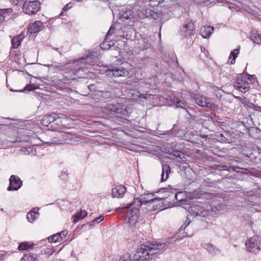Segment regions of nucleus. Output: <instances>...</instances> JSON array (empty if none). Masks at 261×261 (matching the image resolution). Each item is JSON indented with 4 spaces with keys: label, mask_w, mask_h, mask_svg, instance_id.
Wrapping results in <instances>:
<instances>
[{
    "label": "nucleus",
    "mask_w": 261,
    "mask_h": 261,
    "mask_svg": "<svg viewBox=\"0 0 261 261\" xmlns=\"http://www.w3.org/2000/svg\"><path fill=\"white\" fill-rule=\"evenodd\" d=\"M165 244H152L147 242L141 244L133 256V261H152L153 255L158 253L157 250L164 251Z\"/></svg>",
    "instance_id": "1"
},
{
    "label": "nucleus",
    "mask_w": 261,
    "mask_h": 261,
    "mask_svg": "<svg viewBox=\"0 0 261 261\" xmlns=\"http://www.w3.org/2000/svg\"><path fill=\"white\" fill-rule=\"evenodd\" d=\"M130 203L128 204L125 207L117 208L116 211H118L122 209L129 208L130 206H133V207L127 212L125 217V221L130 225H135V224L138 222L139 218L140 213V210L139 209V206H137L136 205H130Z\"/></svg>",
    "instance_id": "2"
},
{
    "label": "nucleus",
    "mask_w": 261,
    "mask_h": 261,
    "mask_svg": "<svg viewBox=\"0 0 261 261\" xmlns=\"http://www.w3.org/2000/svg\"><path fill=\"white\" fill-rule=\"evenodd\" d=\"M163 198L154 197V195L148 193L140 195L138 198H134L133 202L130 205H136L137 206L141 207L143 205L151 204L155 201H161Z\"/></svg>",
    "instance_id": "3"
},
{
    "label": "nucleus",
    "mask_w": 261,
    "mask_h": 261,
    "mask_svg": "<svg viewBox=\"0 0 261 261\" xmlns=\"http://www.w3.org/2000/svg\"><path fill=\"white\" fill-rule=\"evenodd\" d=\"M105 72L107 75L110 77H125L129 74L128 71L121 66L110 65L105 67Z\"/></svg>",
    "instance_id": "4"
},
{
    "label": "nucleus",
    "mask_w": 261,
    "mask_h": 261,
    "mask_svg": "<svg viewBox=\"0 0 261 261\" xmlns=\"http://www.w3.org/2000/svg\"><path fill=\"white\" fill-rule=\"evenodd\" d=\"M247 76L248 78L250 75H244L243 73L240 74L233 83V86L235 88L242 93H245L250 89L249 83L246 81Z\"/></svg>",
    "instance_id": "5"
},
{
    "label": "nucleus",
    "mask_w": 261,
    "mask_h": 261,
    "mask_svg": "<svg viewBox=\"0 0 261 261\" xmlns=\"http://www.w3.org/2000/svg\"><path fill=\"white\" fill-rule=\"evenodd\" d=\"M107 108L112 112H114L118 118H123L128 116V113L126 108L123 107L119 103L108 104Z\"/></svg>",
    "instance_id": "6"
},
{
    "label": "nucleus",
    "mask_w": 261,
    "mask_h": 261,
    "mask_svg": "<svg viewBox=\"0 0 261 261\" xmlns=\"http://www.w3.org/2000/svg\"><path fill=\"white\" fill-rule=\"evenodd\" d=\"M261 238L254 236L248 239L246 242V247L248 252L256 253L260 250Z\"/></svg>",
    "instance_id": "7"
},
{
    "label": "nucleus",
    "mask_w": 261,
    "mask_h": 261,
    "mask_svg": "<svg viewBox=\"0 0 261 261\" xmlns=\"http://www.w3.org/2000/svg\"><path fill=\"white\" fill-rule=\"evenodd\" d=\"M40 8V3L39 1L24 2L22 6L23 11L29 15H33L36 14Z\"/></svg>",
    "instance_id": "8"
},
{
    "label": "nucleus",
    "mask_w": 261,
    "mask_h": 261,
    "mask_svg": "<svg viewBox=\"0 0 261 261\" xmlns=\"http://www.w3.org/2000/svg\"><path fill=\"white\" fill-rule=\"evenodd\" d=\"M9 181L10 185L7 188L8 191H17L22 185V181L20 178L14 175H12L10 176Z\"/></svg>",
    "instance_id": "9"
},
{
    "label": "nucleus",
    "mask_w": 261,
    "mask_h": 261,
    "mask_svg": "<svg viewBox=\"0 0 261 261\" xmlns=\"http://www.w3.org/2000/svg\"><path fill=\"white\" fill-rule=\"evenodd\" d=\"M194 98L196 103L201 107L212 108L214 105L210 99L200 94H195Z\"/></svg>",
    "instance_id": "10"
},
{
    "label": "nucleus",
    "mask_w": 261,
    "mask_h": 261,
    "mask_svg": "<svg viewBox=\"0 0 261 261\" xmlns=\"http://www.w3.org/2000/svg\"><path fill=\"white\" fill-rule=\"evenodd\" d=\"M180 35L188 37L194 35V24L192 22H186L180 30Z\"/></svg>",
    "instance_id": "11"
},
{
    "label": "nucleus",
    "mask_w": 261,
    "mask_h": 261,
    "mask_svg": "<svg viewBox=\"0 0 261 261\" xmlns=\"http://www.w3.org/2000/svg\"><path fill=\"white\" fill-rule=\"evenodd\" d=\"M43 28V23L40 21H36L29 25L28 32L30 34H35L42 30Z\"/></svg>",
    "instance_id": "12"
},
{
    "label": "nucleus",
    "mask_w": 261,
    "mask_h": 261,
    "mask_svg": "<svg viewBox=\"0 0 261 261\" xmlns=\"http://www.w3.org/2000/svg\"><path fill=\"white\" fill-rule=\"evenodd\" d=\"M125 192V187L122 185H119L112 189V195L113 197L120 198L123 196Z\"/></svg>",
    "instance_id": "13"
},
{
    "label": "nucleus",
    "mask_w": 261,
    "mask_h": 261,
    "mask_svg": "<svg viewBox=\"0 0 261 261\" xmlns=\"http://www.w3.org/2000/svg\"><path fill=\"white\" fill-rule=\"evenodd\" d=\"M203 247L213 256L219 255L221 253V251L217 246L211 243L205 244Z\"/></svg>",
    "instance_id": "14"
},
{
    "label": "nucleus",
    "mask_w": 261,
    "mask_h": 261,
    "mask_svg": "<svg viewBox=\"0 0 261 261\" xmlns=\"http://www.w3.org/2000/svg\"><path fill=\"white\" fill-rule=\"evenodd\" d=\"M75 62H76V61H75V60L70 61L66 63H59L57 65H54L51 64V65H46V66L47 67H51L54 69L58 68L61 70H65L69 68H70L71 67V66L70 65L71 64H73Z\"/></svg>",
    "instance_id": "15"
},
{
    "label": "nucleus",
    "mask_w": 261,
    "mask_h": 261,
    "mask_svg": "<svg viewBox=\"0 0 261 261\" xmlns=\"http://www.w3.org/2000/svg\"><path fill=\"white\" fill-rule=\"evenodd\" d=\"M56 121V115H53V114L45 115L41 120V124L47 126L51 122Z\"/></svg>",
    "instance_id": "16"
},
{
    "label": "nucleus",
    "mask_w": 261,
    "mask_h": 261,
    "mask_svg": "<svg viewBox=\"0 0 261 261\" xmlns=\"http://www.w3.org/2000/svg\"><path fill=\"white\" fill-rule=\"evenodd\" d=\"M214 28L210 26H203L200 29V33L203 38L209 37L211 34L213 32Z\"/></svg>",
    "instance_id": "17"
},
{
    "label": "nucleus",
    "mask_w": 261,
    "mask_h": 261,
    "mask_svg": "<svg viewBox=\"0 0 261 261\" xmlns=\"http://www.w3.org/2000/svg\"><path fill=\"white\" fill-rule=\"evenodd\" d=\"M12 12L13 9L11 8L0 9V25L5 22L7 16L10 15Z\"/></svg>",
    "instance_id": "18"
},
{
    "label": "nucleus",
    "mask_w": 261,
    "mask_h": 261,
    "mask_svg": "<svg viewBox=\"0 0 261 261\" xmlns=\"http://www.w3.org/2000/svg\"><path fill=\"white\" fill-rule=\"evenodd\" d=\"M171 172V169L169 165L164 164L162 165V172L161 174V181L166 180L168 178V175Z\"/></svg>",
    "instance_id": "19"
},
{
    "label": "nucleus",
    "mask_w": 261,
    "mask_h": 261,
    "mask_svg": "<svg viewBox=\"0 0 261 261\" xmlns=\"http://www.w3.org/2000/svg\"><path fill=\"white\" fill-rule=\"evenodd\" d=\"M24 38V35L20 34L18 36L14 37L11 41L12 46L13 48H17L20 45L21 41Z\"/></svg>",
    "instance_id": "20"
},
{
    "label": "nucleus",
    "mask_w": 261,
    "mask_h": 261,
    "mask_svg": "<svg viewBox=\"0 0 261 261\" xmlns=\"http://www.w3.org/2000/svg\"><path fill=\"white\" fill-rule=\"evenodd\" d=\"M39 258V256L38 254L30 253L24 255L21 258V261H38Z\"/></svg>",
    "instance_id": "21"
},
{
    "label": "nucleus",
    "mask_w": 261,
    "mask_h": 261,
    "mask_svg": "<svg viewBox=\"0 0 261 261\" xmlns=\"http://www.w3.org/2000/svg\"><path fill=\"white\" fill-rule=\"evenodd\" d=\"M250 38L254 43H261V33H258L257 31L252 30L251 33Z\"/></svg>",
    "instance_id": "22"
},
{
    "label": "nucleus",
    "mask_w": 261,
    "mask_h": 261,
    "mask_svg": "<svg viewBox=\"0 0 261 261\" xmlns=\"http://www.w3.org/2000/svg\"><path fill=\"white\" fill-rule=\"evenodd\" d=\"M34 244L30 242H25L21 243L18 247V249L20 251L29 250L34 248Z\"/></svg>",
    "instance_id": "23"
},
{
    "label": "nucleus",
    "mask_w": 261,
    "mask_h": 261,
    "mask_svg": "<svg viewBox=\"0 0 261 261\" xmlns=\"http://www.w3.org/2000/svg\"><path fill=\"white\" fill-rule=\"evenodd\" d=\"M172 102L175 106L176 108H180L186 109L188 107L187 104L185 102L180 100L177 97L173 98Z\"/></svg>",
    "instance_id": "24"
},
{
    "label": "nucleus",
    "mask_w": 261,
    "mask_h": 261,
    "mask_svg": "<svg viewBox=\"0 0 261 261\" xmlns=\"http://www.w3.org/2000/svg\"><path fill=\"white\" fill-rule=\"evenodd\" d=\"M248 133L250 136L257 139L260 136V130L256 127H251L249 129Z\"/></svg>",
    "instance_id": "25"
},
{
    "label": "nucleus",
    "mask_w": 261,
    "mask_h": 261,
    "mask_svg": "<svg viewBox=\"0 0 261 261\" xmlns=\"http://www.w3.org/2000/svg\"><path fill=\"white\" fill-rule=\"evenodd\" d=\"M239 53V49L237 48L233 50L230 54L228 59V62H229L231 64H233L235 63L236 59L238 57Z\"/></svg>",
    "instance_id": "26"
},
{
    "label": "nucleus",
    "mask_w": 261,
    "mask_h": 261,
    "mask_svg": "<svg viewBox=\"0 0 261 261\" xmlns=\"http://www.w3.org/2000/svg\"><path fill=\"white\" fill-rule=\"evenodd\" d=\"M134 17L133 13L130 10L126 11L122 13L120 16V19L123 21L126 20L132 19Z\"/></svg>",
    "instance_id": "27"
},
{
    "label": "nucleus",
    "mask_w": 261,
    "mask_h": 261,
    "mask_svg": "<svg viewBox=\"0 0 261 261\" xmlns=\"http://www.w3.org/2000/svg\"><path fill=\"white\" fill-rule=\"evenodd\" d=\"M87 216V212L85 211H81L73 217V222L76 223L79 220L84 218Z\"/></svg>",
    "instance_id": "28"
},
{
    "label": "nucleus",
    "mask_w": 261,
    "mask_h": 261,
    "mask_svg": "<svg viewBox=\"0 0 261 261\" xmlns=\"http://www.w3.org/2000/svg\"><path fill=\"white\" fill-rule=\"evenodd\" d=\"M38 214L37 212L31 211L29 212L27 215V219L30 222H33V221L37 218Z\"/></svg>",
    "instance_id": "29"
},
{
    "label": "nucleus",
    "mask_w": 261,
    "mask_h": 261,
    "mask_svg": "<svg viewBox=\"0 0 261 261\" xmlns=\"http://www.w3.org/2000/svg\"><path fill=\"white\" fill-rule=\"evenodd\" d=\"M238 98L240 100L241 103L245 106H247L251 109H253L254 108V104L251 102L248 99H247L245 97L242 98L240 97H238Z\"/></svg>",
    "instance_id": "30"
},
{
    "label": "nucleus",
    "mask_w": 261,
    "mask_h": 261,
    "mask_svg": "<svg viewBox=\"0 0 261 261\" xmlns=\"http://www.w3.org/2000/svg\"><path fill=\"white\" fill-rule=\"evenodd\" d=\"M169 154L170 155H173L175 157L178 158L181 160L186 159L185 153L179 150H173Z\"/></svg>",
    "instance_id": "31"
},
{
    "label": "nucleus",
    "mask_w": 261,
    "mask_h": 261,
    "mask_svg": "<svg viewBox=\"0 0 261 261\" xmlns=\"http://www.w3.org/2000/svg\"><path fill=\"white\" fill-rule=\"evenodd\" d=\"M48 240L49 242L52 243H56L59 242L61 241V237L59 234V233H57L55 234H54L48 238Z\"/></svg>",
    "instance_id": "32"
},
{
    "label": "nucleus",
    "mask_w": 261,
    "mask_h": 261,
    "mask_svg": "<svg viewBox=\"0 0 261 261\" xmlns=\"http://www.w3.org/2000/svg\"><path fill=\"white\" fill-rule=\"evenodd\" d=\"M38 89L37 87H35V86H33L32 85L28 84V85H27L25 87V88L23 90H15V91H14L13 89H11L10 90L11 91H16V92H24L25 91H32V90H35V89Z\"/></svg>",
    "instance_id": "33"
},
{
    "label": "nucleus",
    "mask_w": 261,
    "mask_h": 261,
    "mask_svg": "<svg viewBox=\"0 0 261 261\" xmlns=\"http://www.w3.org/2000/svg\"><path fill=\"white\" fill-rule=\"evenodd\" d=\"M104 219V217L102 215L99 216L98 217L93 220L90 224V226H93L95 223L98 224L101 222Z\"/></svg>",
    "instance_id": "34"
},
{
    "label": "nucleus",
    "mask_w": 261,
    "mask_h": 261,
    "mask_svg": "<svg viewBox=\"0 0 261 261\" xmlns=\"http://www.w3.org/2000/svg\"><path fill=\"white\" fill-rule=\"evenodd\" d=\"M131 260V257H130V254L129 253H125L123 255H122L119 261H130Z\"/></svg>",
    "instance_id": "35"
},
{
    "label": "nucleus",
    "mask_w": 261,
    "mask_h": 261,
    "mask_svg": "<svg viewBox=\"0 0 261 261\" xmlns=\"http://www.w3.org/2000/svg\"><path fill=\"white\" fill-rule=\"evenodd\" d=\"M72 7V4L70 3L66 4L62 9V10L60 13V15H63V12L67 11L69 9H70Z\"/></svg>",
    "instance_id": "36"
},
{
    "label": "nucleus",
    "mask_w": 261,
    "mask_h": 261,
    "mask_svg": "<svg viewBox=\"0 0 261 261\" xmlns=\"http://www.w3.org/2000/svg\"><path fill=\"white\" fill-rule=\"evenodd\" d=\"M183 195L182 192H178L175 195V197L177 201H182L184 199L181 198V196Z\"/></svg>",
    "instance_id": "37"
},
{
    "label": "nucleus",
    "mask_w": 261,
    "mask_h": 261,
    "mask_svg": "<svg viewBox=\"0 0 261 261\" xmlns=\"http://www.w3.org/2000/svg\"><path fill=\"white\" fill-rule=\"evenodd\" d=\"M67 233H68V231L66 230H64L60 232H59V234L61 237V240H62L66 236Z\"/></svg>",
    "instance_id": "38"
},
{
    "label": "nucleus",
    "mask_w": 261,
    "mask_h": 261,
    "mask_svg": "<svg viewBox=\"0 0 261 261\" xmlns=\"http://www.w3.org/2000/svg\"><path fill=\"white\" fill-rule=\"evenodd\" d=\"M53 115H56V120L58 119L63 118L65 117V115H64L63 114H61V113L57 114L55 113H53Z\"/></svg>",
    "instance_id": "39"
},
{
    "label": "nucleus",
    "mask_w": 261,
    "mask_h": 261,
    "mask_svg": "<svg viewBox=\"0 0 261 261\" xmlns=\"http://www.w3.org/2000/svg\"><path fill=\"white\" fill-rule=\"evenodd\" d=\"M26 0H9L10 2L15 5H17L20 2H24Z\"/></svg>",
    "instance_id": "40"
},
{
    "label": "nucleus",
    "mask_w": 261,
    "mask_h": 261,
    "mask_svg": "<svg viewBox=\"0 0 261 261\" xmlns=\"http://www.w3.org/2000/svg\"><path fill=\"white\" fill-rule=\"evenodd\" d=\"M67 175L68 174L65 172H63L60 176V178L63 180H66L67 178Z\"/></svg>",
    "instance_id": "41"
},
{
    "label": "nucleus",
    "mask_w": 261,
    "mask_h": 261,
    "mask_svg": "<svg viewBox=\"0 0 261 261\" xmlns=\"http://www.w3.org/2000/svg\"><path fill=\"white\" fill-rule=\"evenodd\" d=\"M191 223V221H189L188 222H187V224L186 225V226L184 228V229H185V231L186 233H188V232L187 231V230H188L189 229V224L190 223Z\"/></svg>",
    "instance_id": "42"
},
{
    "label": "nucleus",
    "mask_w": 261,
    "mask_h": 261,
    "mask_svg": "<svg viewBox=\"0 0 261 261\" xmlns=\"http://www.w3.org/2000/svg\"><path fill=\"white\" fill-rule=\"evenodd\" d=\"M110 95L111 94H110L109 92H103L102 95H103V97H107L110 96Z\"/></svg>",
    "instance_id": "43"
},
{
    "label": "nucleus",
    "mask_w": 261,
    "mask_h": 261,
    "mask_svg": "<svg viewBox=\"0 0 261 261\" xmlns=\"http://www.w3.org/2000/svg\"><path fill=\"white\" fill-rule=\"evenodd\" d=\"M122 36H123V38H126V39H129V38H130V35H128V34H126V35H125V34H124V33H123V34Z\"/></svg>",
    "instance_id": "44"
},
{
    "label": "nucleus",
    "mask_w": 261,
    "mask_h": 261,
    "mask_svg": "<svg viewBox=\"0 0 261 261\" xmlns=\"http://www.w3.org/2000/svg\"><path fill=\"white\" fill-rule=\"evenodd\" d=\"M145 14L141 11V14L139 15L140 18H144L145 17Z\"/></svg>",
    "instance_id": "45"
},
{
    "label": "nucleus",
    "mask_w": 261,
    "mask_h": 261,
    "mask_svg": "<svg viewBox=\"0 0 261 261\" xmlns=\"http://www.w3.org/2000/svg\"><path fill=\"white\" fill-rule=\"evenodd\" d=\"M104 45H105V43H103V44H101L100 45V47H101V48L102 49H106V47H105L103 46Z\"/></svg>",
    "instance_id": "46"
},
{
    "label": "nucleus",
    "mask_w": 261,
    "mask_h": 261,
    "mask_svg": "<svg viewBox=\"0 0 261 261\" xmlns=\"http://www.w3.org/2000/svg\"><path fill=\"white\" fill-rule=\"evenodd\" d=\"M203 49H204V51L205 50V48H203L202 47H201V50L202 51H203Z\"/></svg>",
    "instance_id": "47"
},
{
    "label": "nucleus",
    "mask_w": 261,
    "mask_h": 261,
    "mask_svg": "<svg viewBox=\"0 0 261 261\" xmlns=\"http://www.w3.org/2000/svg\"><path fill=\"white\" fill-rule=\"evenodd\" d=\"M4 256V255L3 254H0V257H3Z\"/></svg>",
    "instance_id": "48"
},
{
    "label": "nucleus",
    "mask_w": 261,
    "mask_h": 261,
    "mask_svg": "<svg viewBox=\"0 0 261 261\" xmlns=\"http://www.w3.org/2000/svg\"><path fill=\"white\" fill-rule=\"evenodd\" d=\"M192 235H193L192 234H187V236H190V237H192Z\"/></svg>",
    "instance_id": "49"
},
{
    "label": "nucleus",
    "mask_w": 261,
    "mask_h": 261,
    "mask_svg": "<svg viewBox=\"0 0 261 261\" xmlns=\"http://www.w3.org/2000/svg\"><path fill=\"white\" fill-rule=\"evenodd\" d=\"M75 1H77V2H80L83 1V0H75Z\"/></svg>",
    "instance_id": "50"
},
{
    "label": "nucleus",
    "mask_w": 261,
    "mask_h": 261,
    "mask_svg": "<svg viewBox=\"0 0 261 261\" xmlns=\"http://www.w3.org/2000/svg\"><path fill=\"white\" fill-rule=\"evenodd\" d=\"M147 48V46H146V45H144V46H143V49H144V48Z\"/></svg>",
    "instance_id": "51"
},
{
    "label": "nucleus",
    "mask_w": 261,
    "mask_h": 261,
    "mask_svg": "<svg viewBox=\"0 0 261 261\" xmlns=\"http://www.w3.org/2000/svg\"><path fill=\"white\" fill-rule=\"evenodd\" d=\"M110 31H111V29L109 30V31H108V34L110 33Z\"/></svg>",
    "instance_id": "52"
},
{
    "label": "nucleus",
    "mask_w": 261,
    "mask_h": 261,
    "mask_svg": "<svg viewBox=\"0 0 261 261\" xmlns=\"http://www.w3.org/2000/svg\"><path fill=\"white\" fill-rule=\"evenodd\" d=\"M55 49H56V50H58V48H56Z\"/></svg>",
    "instance_id": "53"
}]
</instances>
